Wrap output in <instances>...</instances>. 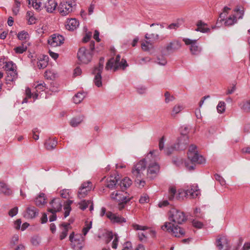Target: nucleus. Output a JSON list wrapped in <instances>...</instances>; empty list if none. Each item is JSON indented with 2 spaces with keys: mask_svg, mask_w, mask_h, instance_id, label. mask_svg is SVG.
Masks as SVG:
<instances>
[{
  "mask_svg": "<svg viewBox=\"0 0 250 250\" xmlns=\"http://www.w3.org/2000/svg\"><path fill=\"white\" fill-rule=\"evenodd\" d=\"M68 230L66 229H63L62 232L60 235V238L61 240L64 239L67 235Z\"/></svg>",
  "mask_w": 250,
  "mask_h": 250,
  "instance_id": "nucleus-62",
  "label": "nucleus"
},
{
  "mask_svg": "<svg viewBox=\"0 0 250 250\" xmlns=\"http://www.w3.org/2000/svg\"><path fill=\"white\" fill-rule=\"evenodd\" d=\"M126 222V219L122 217L121 216H120L119 215L116 214L115 215V217L113 219V220L112 221L113 223H119L121 224L122 223H125Z\"/></svg>",
  "mask_w": 250,
  "mask_h": 250,
  "instance_id": "nucleus-43",
  "label": "nucleus"
},
{
  "mask_svg": "<svg viewBox=\"0 0 250 250\" xmlns=\"http://www.w3.org/2000/svg\"><path fill=\"white\" fill-rule=\"evenodd\" d=\"M122 250H133L131 242L129 241L125 242L124 244L123 249Z\"/></svg>",
  "mask_w": 250,
  "mask_h": 250,
  "instance_id": "nucleus-55",
  "label": "nucleus"
},
{
  "mask_svg": "<svg viewBox=\"0 0 250 250\" xmlns=\"http://www.w3.org/2000/svg\"><path fill=\"white\" fill-rule=\"evenodd\" d=\"M128 66L125 59H121V56L117 55L115 58L112 57L107 61L105 69L106 70L113 69L115 72L119 69L125 70Z\"/></svg>",
  "mask_w": 250,
  "mask_h": 250,
  "instance_id": "nucleus-3",
  "label": "nucleus"
},
{
  "mask_svg": "<svg viewBox=\"0 0 250 250\" xmlns=\"http://www.w3.org/2000/svg\"><path fill=\"white\" fill-rule=\"evenodd\" d=\"M176 189L174 187H170L168 191L167 198L169 201L173 200L175 198Z\"/></svg>",
  "mask_w": 250,
  "mask_h": 250,
  "instance_id": "nucleus-37",
  "label": "nucleus"
},
{
  "mask_svg": "<svg viewBox=\"0 0 250 250\" xmlns=\"http://www.w3.org/2000/svg\"><path fill=\"white\" fill-rule=\"evenodd\" d=\"M214 178L215 180L218 181L222 186H224L226 184V181L225 179L220 175L215 174L214 175Z\"/></svg>",
  "mask_w": 250,
  "mask_h": 250,
  "instance_id": "nucleus-51",
  "label": "nucleus"
},
{
  "mask_svg": "<svg viewBox=\"0 0 250 250\" xmlns=\"http://www.w3.org/2000/svg\"><path fill=\"white\" fill-rule=\"evenodd\" d=\"M79 25V22L76 19H71L67 21L66 28L70 31H74Z\"/></svg>",
  "mask_w": 250,
  "mask_h": 250,
  "instance_id": "nucleus-22",
  "label": "nucleus"
},
{
  "mask_svg": "<svg viewBox=\"0 0 250 250\" xmlns=\"http://www.w3.org/2000/svg\"><path fill=\"white\" fill-rule=\"evenodd\" d=\"M21 7V2L20 1H15V4L13 5L12 8V11L13 14L14 15H17L19 12Z\"/></svg>",
  "mask_w": 250,
  "mask_h": 250,
  "instance_id": "nucleus-44",
  "label": "nucleus"
},
{
  "mask_svg": "<svg viewBox=\"0 0 250 250\" xmlns=\"http://www.w3.org/2000/svg\"><path fill=\"white\" fill-rule=\"evenodd\" d=\"M123 191H116L113 192L110 195L111 199L116 200L118 202V208L122 210L125 208V205L130 201L132 197H129L126 192L123 194Z\"/></svg>",
  "mask_w": 250,
  "mask_h": 250,
  "instance_id": "nucleus-5",
  "label": "nucleus"
},
{
  "mask_svg": "<svg viewBox=\"0 0 250 250\" xmlns=\"http://www.w3.org/2000/svg\"><path fill=\"white\" fill-rule=\"evenodd\" d=\"M188 137L186 133L182 132V135L178 138L177 143L175 145V148L178 150H182L186 148L188 144Z\"/></svg>",
  "mask_w": 250,
  "mask_h": 250,
  "instance_id": "nucleus-13",
  "label": "nucleus"
},
{
  "mask_svg": "<svg viewBox=\"0 0 250 250\" xmlns=\"http://www.w3.org/2000/svg\"><path fill=\"white\" fill-rule=\"evenodd\" d=\"M64 37L59 34H53L48 40V43L52 47H57L63 43Z\"/></svg>",
  "mask_w": 250,
  "mask_h": 250,
  "instance_id": "nucleus-18",
  "label": "nucleus"
},
{
  "mask_svg": "<svg viewBox=\"0 0 250 250\" xmlns=\"http://www.w3.org/2000/svg\"><path fill=\"white\" fill-rule=\"evenodd\" d=\"M84 239L80 236V238H76L74 240V242L72 243V246L74 249L76 250H81L83 245Z\"/></svg>",
  "mask_w": 250,
  "mask_h": 250,
  "instance_id": "nucleus-24",
  "label": "nucleus"
},
{
  "mask_svg": "<svg viewBox=\"0 0 250 250\" xmlns=\"http://www.w3.org/2000/svg\"><path fill=\"white\" fill-rule=\"evenodd\" d=\"M92 186L91 182L89 181L83 183L79 188L78 197L80 199L85 197L88 192L91 190Z\"/></svg>",
  "mask_w": 250,
  "mask_h": 250,
  "instance_id": "nucleus-12",
  "label": "nucleus"
},
{
  "mask_svg": "<svg viewBox=\"0 0 250 250\" xmlns=\"http://www.w3.org/2000/svg\"><path fill=\"white\" fill-rule=\"evenodd\" d=\"M116 234H113L111 231H107L105 233V242L106 243H109L112 239L114 238Z\"/></svg>",
  "mask_w": 250,
  "mask_h": 250,
  "instance_id": "nucleus-39",
  "label": "nucleus"
},
{
  "mask_svg": "<svg viewBox=\"0 0 250 250\" xmlns=\"http://www.w3.org/2000/svg\"><path fill=\"white\" fill-rule=\"evenodd\" d=\"M200 190L197 185H192L187 189L178 190V193L175 198L178 200H183L185 197L195 198L200 194Z\"/></svg>",
  "mask_w": 250,
  "mask_h": 250,
  "instance_id": "nucleus-4",
  "label": "nucleus"
},
{
  "mask_svg": "<svg viewBox=\"0 0 250 250\" xmlns=\"http://www.w3.org/2000/svg\"><path fill=\"white\" fill-rule=\"evenodd\" d=\"M197 147L191 145L189 147L188 152V157L189 161H185V165L189 170L194 169L195 163L202 164L205 163V159L203 156L199 155L196 150Z\"/></svg>",
  "mask_w": 250,
  "mask_h": 250,
  "instance_id": "nucleus-1",
  "label": "nucleus"
},
{
  "mask_svg": "<svg viewBox=\"0 0 250 250\" xmlns=\"http://www.w3.org/2000/svg\"><path fill=\"white\" fill-rule=\"evenodd\" d=\"M181 46V43L179 41L173 40L162 47L161 52L164 55H169L179 50Z\"/></svg>",
  "mask_w": 250,
  "mask_h": 250,
  "instance_id": "nucleus-8",
  "label": "nucleus"
},
{
  "mask_svg": "<svg viewBox=\"0 0 250 250\" xmlns=\"http://www.w3.org/2000/svg\"><path fill=\"white\" fill-rule=\"evenodd\" d=\"M237 22L236 16L233 15L230 16L228 18L226 19L224 24L225 26H229L233 25Z\"/></svg>",
  "mask_w": 250,
  "mask_h": 250,
  "instance_id": "nucleus-32",
  "label": "nucleus"
},
{
  "mask_svg": "<svg viewBox=\"0 0 250 250\" xmlns=\"http://www.w3.org/2000/svg\"><path fill=\"white\" fill-rule=\"evenodd\" d=\"M57 3L55 0H48V1L45 3V8L48 12L52 13L56 8Z\"/></svg>",
  "mask_w": 250,
  "mask_h": 250,
  "instance_id": "nucleus-25",
  "label": "nucleus"
},
{
  "mask_svg": "<svg viewBox=\"0 0 250 250\" xmlns=\"http://www.w3.org/2000/svg\"><path fill=\"white\" fill-rule=\"evenodd\" d=\"M197 28L195 29L196 31H199L203 33H208L210 31V29L207 27V23L202 21H199L196 23Z\"/></svg>",
  "mask_w": 250,
  "mask_h": 250,
  "instance_id": "nucleus-23",
  "label": "nucleus"
},
{
  "mask_svg": "<svg viewBox=\"0 0 250 250\" xmlns=\"http://www.w3.org/2000/svg\"><path fill=\"white\" fill-rule=\"evenodd\" d=\"M119 242V237L117 234L115 235V237L112 242V248L114 249H116L118 246Z\"/></svg>",
  "mask_w": 250,
  "mask_h": 250,
  "instance_id": "nucleus-56",
  "label": "nucleus"
},
{
  "mask_svg": "<svg viewBox=\"0 0 250 250\" xmlns=\"http://www.w3.org/2000/svg\"><path fill=\"white\" fill-rule=\"evenodd\" d=\"M240 109L244 113H250V99H244L238 103Z\"/></svg>",
  "mask_w": 250,
  "mask_h": 250,
  "instance_id": "nucleus-20",
  "label": "nucleus"
},
{
  "mask_svg": "<svg viewBox=\"0 0 250 250\" xmlns=\"http://www.w3.org/2000/svg\"><path fill=\"white\" fill-rule=\"evenodd\" d=\"M27 46L23 44L17 46L14 48V51L17 54H22L27 50Z\"/></svg>",
  "mask_w": 250,
  "mask_h": 250,
  "instance_id": "nucleus-40",
  "label": "nucleus"
},
{
  "mask_svg": "<svg viewBox=\"0 0 250 250\" xmlns=\"http://www.w3.org/2000/svg\"><path fill=\"white\" fill-rule=\"evenodd\" d=\"M7 77L6 79L7 81H13L17 78L18 74L16 72V69L11 71H9V72H7Z\"/></svg>",
  "mask_w": 250,
  "mask_h": 250,
  "instance_id": "nucleus-34",
  "label": "nucleus"
},
{
  "mask_svg": "<svg viewBox=\"0 0 250 250\" xmlns=\"http://www.w3.org/2000/svg\"><path fill=\"white\" fill-rule=\"evenodd\" d=\"M186 45H190V50L192 55H198L201 51V48L197 45V40H190L185 38L183 39Z\"/></svg>",
  "mask_w": 250,
  "mask_h": 250,
  "instance_id": "nucleus-14",
  "label": "nucleus"
},
{
  "mask_svg": "<svg viewBox=\"0 0 250 250\" xmlns=\"http://www.w3.org/2000/svg\"><path fill=\"white\" fill-rule=\"evenodd\" d=\"M230 10V8L227 6L224 7L223 12L220 14L219 18L217 20L215 26L219 27L221 26L222 22L225 21V18Z\"/></svg>",
  "mask_w": 250,
  "mask_h": 250,
  "instance_id": "nucleus-21",
  "label": "nucleus"
},
{
  "mask_svg": "<svg viewBox=\"0 0 250 250\" xmlns=\"http://www.w3.org/2000/svg\"><path fill=\"white\" fill-rule=\"evenodd\" d=\"M235 11L239 15L238 16V19H241L243 18L244 14V11L243 9L241 10L238 8H237L235 9Z\"/></svg>",
  "mask_w": 250,
  "mask_h": 250,
  "instance_id": "nucleus-61",
  "label": "nucleus"
},
{
  "mask_svg": "<svg viewBox=\"0 0 250 250\" xmlns=\"http://www.w3.org/2000/svg\"><path fill=\"white\" fill-rule=\"evenodd\" d=\"M161 228L163 230L171 233L172 235L176 237H182L185 235V231L182 228L177 225L175 226L170 222H166Z\"/></svg>",
  "mask_w": 250,
  "mask_h": 250,
  "instance_id": "nucleus-6",
  "label": "nucleus"
},
{
  "mask_svg": "<svg viewBox=\"0 0 250 250\" xmlns=\"http://www.w3.org/2000/svg\"><path fill=\"white\" fill-rule=\"evenodd\" d=\"M162 56H158L157 59V62L158 64L161 65H165L167 63V60L165 55L162 54Z\"/></svg>",
  "mask_w": 250,
  "mask_h": 250,
  "instance_id": "nucleus-42",
  "label": "nucleus"
},
{
  "mask_svg": "<svg viewBox=\"0 0 250 250\" xmlns=\"http://www.w3.org/2000/svg\"><path fill=\"white\" fill-rule=\"evenodd\" d=\"M50 207L48 211L50 212H57L60 211L62 208V201L60 198H54L49 203Z\"/></svg>",
  "mask_w": 250,
  "mask_h": 250,
  "instance_id": "nucleus-16",
  "label": "nucleus"
},
{
  "mask_svg": "<svg viewBox=\"0 0 250 250\" xmlns=\"http://www.w3.org/2000/svg\"><path fill=\"white\" fill-rule=\"evenodd\" d=\"M217 110L220 113H223L225 110V103L224 102H220L217 106Z\"/></svg>",
  "mask_w": 250,
  "mask_h": 250,
  "instance_id": "nucleus-48",
  "label": "nucleus"
},
{
  "mask_svg": "<svg viewBox=\"0 0 250 250\" xmlns=\"http://www.w3.org/2000/svg\"><path fill=\"white\" fill-rule=\"evenodd\" d=\"M174 150H178L177 149L175 148V145L174 146H171L170 147H167L165 150V152L166 154H167V155H169L171 154H172V152Z\"/></svg>",
  "mask_w": 250,
  "mask_h": 250,
  "instance_id": "nucleus-53",
  "label": "nucleus"
},
{
  "mask_svg": "<svg viewBox=\"0 0 250 250\" xmlns=\"http://www.w3.org/2000/svg\"><path fill=\"white\" fill-rule=\"evenodd\" d=\"M184 109V106L181 104L175 105L171 111V115L173 117H175L177 114L180 113Z\"/></svg>",
  "mask_w": 250,
  "mask_h": 250,
  "instance_id": "nucleus-36",
  "label": "nucleus"
},
{
  "mask_svg": "<svg viewBox=\"0 0 250 250\" xmlns=\"http://www.w3.org/2000/svg\"><path fill=\"white\" fill-rule=\"evenodd\" d=\"M35 202L37 206H42L46 203L45 194L43 193H41L38 197L35 199Z\"/></svg>",
  "mask_w": 250,
  "mask_h": 250,
  "instance_id": "nucleus-31",
  "label": "nucleus"
},
{
  "mask_svg": "<svg viewBox=\"0 0 250 250\" xmlns=\"http://www.w3.org/2000/svg\"><path fill=\"white\" fill-rule=\"evenodd\" d=\"M136 89L137 92L140 94H145L146 91V88L144 86H139Z\"/></svg>",
  "mask_w": 250,
  "mask_h": 250,
  "instance_id": "nucleus-58",
  "label": "nucleus"
},
{
  "mask_svg": "<svg viewBox=\"0 0 250 250\" xmlns=\"http://www.w3.org/2000/svg\"><path fill=\"white\" fill-rule=\"evenodd\" d=\"M5 69L7 72L14 70L16 68V65L12 61L6 62L5 64Z\"/></svg>",
  "mask_w": 250,
  "mask_h": 250,
  "instance_id": "nucleus-38",
  "label": "nucleus"
},
{
  "mask_svg": "<svg viewBox=\"0 0 250 250\" xmlns=\"http://www.w3.org/2000/svg\"><path fill=\"white\" fill-rule=\"evenodd\" d=\"M84 116L80 115L73 117L70 121V125L73 127L78 126L83 120Z\"/></svg>",
  "mask_w": 250,
  "mask_h": 250,
  "instance_id": "nucleus-29",
  "label": "nucleus"
},
{
  "mask_svg": "<svg viewBox=\"0 0 250 250\" xmlns=\"http://www.w3.org/2000/svg\"><path fill=\"white\" fill-rule=\"evenodd\" d=\"M28 34L26 32L21 31L18 33L17 37L20 40H25L28 38Z\"/></svg>",
  "mask_w": 250,
  "mask_h": 250,
  "instance_id": "nucleus-50",
  "label": "nucleus"
},
{
  "mask_svg": "<svg viewBox=\"0 0 250 250\" xmlns=\"http://www.w3.org/2000/svg\"><path fill=\"white\" fill-rule=\"evenodd\" d=\"M77 56L79 60L83 63H88L92 59V54L89 50L84 47L80 48L78 52Z\"/></svg>",
  "mask_w": 250,
  "mask_h": 250,
  "instance_id": "nucleus-11",
  "label": "nucleus"
},
{
  "mask_svg": "<svg viewBox=\"0 0 250 250\" xmlns=\"http://www.w3.org/2000/svg\"><path fill=\"white\" fill-rule=\"evenodd\" d=\"M169 203L168 201L167 200H165L160 202L158 204V206L160 208H164L167 206L168 205H169Z\"/></svg>",
  "mask_w": 250,
  "mask_h": 250,
  "instance_id": "nucleus-64",
  "label": "nucleus"
},
{
  "mask_svg": "<svg viewBox=\"0 0 250 250\" xmlns=\"http://www.w3.org/2000/svg\"><path fill=\"white\" fill-rule=\"evenodd\" d=\"M91 203V201L90 200L86 201L85 200L82 201L79 204L80 205V208L81 209L84 210Z\"/></svg>",
  "mask_w": 250,
  "mask_h": 250,
  "instance_id": "nucleus-49",
  "label": "nucleus"
},
{
  "mask_svg": "<svg viewBox=\"0 0 250 250\" xmlns=\"http://www.w3.org/2000/svg\"><path fill=\"white\" fill-rule=\"evenodd\" d=\"M0 192L6 196H10L12 194V190L4 183H0Z\"/></svg>",
  "mask_w": 250,
  "mask_h": 250,
  "instance_id": "nucleus-26",
  "label": "nucleus"
},
{
  "mask_svg": "<svg viewBox=\"0 0 250 250\" xmlns=\"http://www.w3.org/2000/svg\"><path fill=\"white\" fill-rule=\"evenodd\" d=\"M216 245L219 250H228L229 248V240L226 236H219L216 239Z\"/></svg>",
  "mask_w": 250,
  "mask_h": 250,
  "instance_id": "nucleus-17",
  "label": "nucleus"
},
{
  "mask_svg": "<svg viewBox=\"0 0 250 250\" xmlns=\"http://www.w3.org/2000/svg\"><path fill=\"white\" fill-rule=\"evenodd\" d=\"M31 242L34 246H38L41 242V238L38 235H35L32 237Z\"/></svg>",
  "mask_w": 250,
  "mask_h": 250,
  "instance_id": "nucleus-45",
  "label": "nucleus"
},
{
  "mask_svg": "<svg viewBox=\"0 0 250 250\" xmlns=\"http://www.w3.org/2000/svg\"><path fill=\"white\" fill-rule=\"evenodd\" d=\"M104 58L100 59L98 65L95 66L93 70V74L95 75L94 83L98 87L102 85L101 73L104 68Z\"/></svg>",
  "mask_w": 250,
  "mask_h": 250,
  "instance_id": "nucleus-7",
  "label": "nucleus"
},
{
  "mask_svg": "<svg viewBox=\"0 0 250 250\" xmlns=\"http://www.w3.org/2000/svg\"><path fill=\"white\" fill-rule=\"evenodd\" d=\"M145 38L147 40L150 39H159V35L158 34H151L150 35H148V34H146L145 35Z\"/></svg>",
  "mask_w": 250,
  "mask_h": 250,
  "instance_id": "nucleus-59",
  "label": "nucleus"
},
{
  "mask_svg": "<svg viewBox=\"0 0 250 250\" xmlns=\"http://www.w3.org/2000/svg\"><path fill=\"white\" fill-rule=\"evenodd\" d=\"M19 240V236L17 234L14 235L11 240V244L12 245H16Z\"/></svg>",
  "mask_w": 250,
  "mask_h": 250,
  "instance_id": "nucleus-63",
  "label": "nucleus"
},
{
  "mask_svg": "<svg viewBox=\"0 0 250 250\" xmlns=\"http://www.w3.org/2000/svg\"><path fill=\"white\" fill-rule=\"evenodd\" d=\"M149 200L148 196L147 195H144L141 197L139 199V202L141 204H144L145 203H147Z\"/></svg>",
  "mask_w": 250,
  "mask_h": 250,
  "instance_id": "nucleus-60",
  "label": "nucleus"
},
{
  "mask_svg": "<svg viewBox=\"0 0 250 250\" xmlns=\"http://www.w3.org/2000/svg\"><path fill=\"white\" fill-rule=\"evenodd\" d=\"M169 213V220L178 224H182L187 220L185 213L179 210L173 209L170 211Z\"/></svg>",
  "mask_w": 250,
  "mask_h": 250,
  "instance_id": "nucleus-9",
  "label": "nucleus"
},
{
  "mask_svg": "<svg viewBox=\"0 0 250 250\" xmlns=\"http://www.w3.org/2000/svg\"><path fill=\"white\" fill-rule=\"evenodd\" d=\"M164 96L165 97V102L166 103H168L170 102L173 101L175 99L174 96L171 95L170 93L168 91L165 92Z\"/></svg>",
  "mask_w": 250,
  "mask_h": 250,
  "instance_id": "nucleus-46",
  "label": "nucleus"
},
{
  "mask_svg": "<svg viewBox=\"0 0 250 250\" xmlns=\"http://www.w3.org/2000/svg\"><path fill=\"white\" fill-rule=\"evenodd\" d=\"M41 0H35L33 1L32 6L36 10H40L42 5Z\"/></svg>",
  "mask_w": 250,
  "mask_h": 250,
  "instance_id": "nucleus-52",
  "label": "nucleus"
},
{
  "mask_svg": "<svg viewBox=\"0 0 250 250\" xmlns=\"http://www.w3.org/2000/svg\"><path fill=\"white\" fill-rule=\"evenodd\" d=\"M18 212V208L16 207L11 209L8 212V215L11 217L16 215Z\"/></svg>",
  "mask_w": 250,
  "mask_h": 250,
  "instance_id": "nucleus-54",
  "label": "nucleus"
},
{
  "mask_svg": "<svg viewBox=\"0 0 250 250\" xmlns=\"http://www.w3.org/2000/svg\"><path fill=\"white\" fill-rule=\"evenodd\" d=\"M157 152V150L150 151L146 157L139 161L133 166L132 169L133 176L136 178H142L144 176V172L145 171L146 164L149 161V159L152 157L153 154Z\"/></svg>",
  "mask_w": 250,
  "mask_h": 250,
  "instance_id": "nucleus-2",
  "label": "nucleus"
},
{
  "mask_svg": "<svg viewBox=\"0 0 250 250\" xmlns=\"http://www.w3.org/2000/svg\"><path fill=\"white\" fill-rule=\"evenodd\" d=\"M59 10L62 16L68 15L73 11V2L71 1L61 2L59 7Z\"/></svg>",
  "mask_w": 250,
  "mask_h": 250,
  "instance_id": "nucleus-15",
  "label": "nucleus"
},
{
  "mask_svg": "<svg viewBox=\"0 0 250 250\" xmlns=\"http://www.w3.org/2000/svg\"><path fill=\"white\" fill-rule=\"evenodd\" d=\"M69 193L68 189H63L61 191V196L63 198H67L69 197Z\"/></svg>",
  "mask_w": 250,
  "mask_h": 250,
  "instance_id": "nucleus-57",
  "label": "nucleus"
},
{
  "mask_svg": "<svg viewBox=\"0 0 250 250\" xmlns=\"http://www.w3.org/2000/svg\"><path fill=\"white\" fill-rule=\"evenodd\" d=\"M159 152L157 150V152L153 154L152 157L149 159V161L147 163L148 164L147 168V175L152 174L156 175L159 171V166L156 161L158 159Z\"/></svg>",
  "mask_w": 250,
  "mask_h": 250,
  "instance_id": "nucleus-10",
  "label": "nucleus"
},
{
  "mask_svg": "<svg viewBox=\"0 0 250 250\" xmlns=\"http://www.w3.org/2000/svg\"><path fill=\"white\" fill-rule=\"evenodd\" d=\"M85 96L84 92H78L73 97V100L74 103L78 104L80 103Z\"/></svg>",
  "mask_w": 250,
  "mask_h": 250,
  "instance_id": "nucleus-33",
  "label": "nucleus"
},
{
  "mask_svg": "<svg viewBox=\"0 0 250 250\" xmlns=\"http://www.w3.org/2000/svg\"><path fill=\"white\" fill-rule=\"evenodd\" d=\"M92 227V221L88 222L86 221L85 222L84 227L83 229V232L84 235H86L89 229Z\"/></svg>",
  "mask_w": 250,
  "mask_h": 250,
  "instance_id": "nucleus-41",
  "label": "nucleus"
},
{
  "mask_svg": "<svg viewBox=\"0 0 250 250\" xmlns=\"http://www.w3.org/2000/svg\"><path fill=\"white\" fill-rule=\"evenodd\" d=\"M132 184V181L128 177H125L122 179L119 184L121 188L123 191L125 190L129 187Z\"/></svg>",
  "mask_w": 250,
  "mask_h": 250,
  "instance_id": "nucleus-30",
  "label": "nucleus"
},
{
  "mask_svg": "<svg viewBox=\"0 0 250 250\" xmlns=\"http://www.w3.org/2000/svg\"><path fill=\"white\" fill-rule=\"evenodd\" d=\"M39 213L38 209L35 207H28L26 209V212L24 217L27 218L32 219L36 217Z\"/></svg>",
  "mask_w": 250,
  "mask_h": 250,
  "instance_id": "nucleus-19",
  "label": "nucleus"
},
{
  "mask_svg": "<svg viewBox=\"0 0 250 250\" xmlns=\"http://www.w3.org/2000/svg\"><path fill=\"white\" fill-rule=\"evenodd\" d=\"M106 181V187L110 189H113L116 187L118 182V179H117V177L111 176L107 179Z\"/></svg>",
  "mask_w": 250,
  "mask_h": 250,
  "instance_id": "nucleus-28",
  "label": "nucleus"
},
{
  "mask_svg": "<svg viewBox=\"0 0 250 250\" xmlns=\"http://www.w3.org/2000/svg\"><path fill=\"white\" fill-rule=\"evenodd\" d=\"M57 144V141L54 138L53 139H49L47 140L45 143V147L48 150L54 149Z\"/></svg>",
  "mask_w": 250,
  "mask_h": 250,
  "instance_id": "nucleus-27",
  "label": "nucleus"
},
{
  "mask_svg": "<svg viewBox=\"0 0 250 250\" xmlns=\"http://www.w3.org/2000/svg\"><path fill=\"white\" fill-rule=\"evenodd\" d=\"M46 84L44 82L37 84L35 88L37 92H40V91H43L45 89Z\"/></svg>",
  "mask_w": 250,
  "mask_h": 250,
  "instance_id": "nucleus-47",
  "label": "nucleus"
},
{
  "mask_svg": "<svg viewBox=\"0 0 250 250\" xmlns=\"http://www.w3.org/2000/svg\"><path fill=\"white\" fill-rule=\"evenodd\" d=\"M46 58H47L46 56H44L43 59L42 58L38 59V62H37V66L39 69H42L45 68L47 64V61L46 60Z\"/></svg>",
  "mask_w": 250,
  "mask_h": 250,
  "instance_id": "nucleus-35",
  "label": "nucleus"
}]
</instances>
